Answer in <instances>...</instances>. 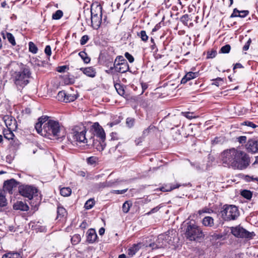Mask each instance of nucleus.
Masks as SVG:
<instances>
[{"label":"nucleus","mask_w":258,"mask_h":258,"mask_svg":"<svg viewBox=\"0 0 258 258\" xmlns=\"http://www.w3.org/2000/svg\"><path fill=\"white\" fill-rule=\"evenodd\" d=\"M79 55L83 60L85 63H88L90 61V58L88 56L87 54L85 51H81Z\"/></svg>","instance_id":"nucleus-31"},{"label":"nucleus","mask_w":258,"mask_h":258,"mask_svg":"<svg viewBox=\"0 0 258 258\" xmlns=\"http://www.w3.org/2000/svg\"><path fill=\"white\" fill-rule=\"evenodd\" d=\"M7 205V200L4 191L0 189V207H3Z\"/></svg>","instance_id":"nucleus-28"},{"label":"nucleus","mask_w":258,"mask_h":258,"mask_svg":"<svg viewBox=\"0 0 258 258\" xmlns=\"http://www.w3.org/2000/svg\"><path fill=\"white\" fill-rule=\"evenodd\" d=\"M144 246L145 244L142 242L133 244L127 249L126 253L127 255L130 257H132Z\"/></svg>","instance_id":"nucleus-11"},{"label":"nucleus","mask_w":258,"mask_h":258,"mask_svg":"<svg viewBox=\"0 0 258 258\" xmlns=\"http://www.w3.org/2000/svg\"><path fill=\"white\" fill-rule=\"evenodd\" d=\"M120 122L119 120L115 121V122H111L107 123V125L109 126V127H111L113 125L118 124Z\"/></svg>","instance_id":"nucleus-63"},{"label":"nucleus","mask_w":258,"mask_h":258,"mask_svg":"<svg viewBox=\"0 0 258 258\" xmlns=\"http://www.w3.org/2000/svg\"><path fill=\"white\" fill-rule=\"evenodd\" d=\"M243 68V66L241 63H236L233 67V70H235L236 69H237V68L240 69V68Z\"/></svg>","instance_id":"nucleus-62"},{"label":"nucleus","mask_w":258,"mask_h":258,"mask_svg":"<svg viewBox=\"0 0 258 258\" xmlns=\"http://www.w3.org/2000/svg\"><path fill=\"white\" fill-rule=\"evenodd\" d=\"M7 128L16 130L17 128L16 120L12 116H5L4 118Z\"/></svg>","instance_id":"nucleus-12"},{"label":"nucleus","mask_w":258,"mask_h":258,"mask_svg":"<svg viewBox=\"0 0 258 258\" xmlns=\"http://www.w3.org/2000/svg\"><path fill=\"white\" fill-rule=\"evenodd\" d=\"M217 52L216 50H211L207 52V58H213L216 56Z\"/></svg>","instance_id":"nucleus-46"},{"label":"nucleus","mask_w":258,"mask_h":258,"mask_svg":"<svg viewBox=\"0 0 258 258\" xmlns=\"http://www.w3.org/2000/svg\"><path fill=\"white\" fill-rule=\"evenodd\" d=\"M189 20V17L187 14L184 15L180 18V21L185 26H187Z\"/></svg>","instance_id":"nucleus-41"},{"label":"nucleus","mask_w":258,"mask_h":258,"mask_svg":"<svg viewBox=\"0 0 258 258\" xmlns=\"http://www.w3.org/2000/svg\"><path fill=\"white\" fill-rule=\"evenodd\" d=\"M14 209L16 210H21L27 211L29 210V207L22 201H17L13 206Z\"/></svg>","instance_id":"nucleus-21"},{"label":"nucleus","mask_w":258,"mask_h":258,"mask_svg":"<svg viewBox=\"0 0 258 258\" xmlns=\"http://www.w3.org/2000/svg\"><path fill=\"white\" fill-rule=\"evenodd\" d=\"M124 56L126 59L128 60L130 63H132L134 61V57L130 54L128 52H125L124 54Z\"/></svg>","instance_id":"nucleus-51"},{"label":"nucleus","mask_w":258,"mask_h":258,"mask_svg":"<svg viewBox=\"0 0 258 258\" xmlns=\"http://www.w3.org/2000/svg\"><path fill=\"white\" fill-rule=\"evenodd\" d=\"M48 118L45 116L38 118V121L35 125L37 133L49 139L55 138L61 141L66 137L64 130L61 127L58 121L48 120Z\"/></svg>","instance_id":"nucleus-2"},{"label":"nucleus","mask_w":258,"mask_h":258,"mask_svg":"<svg viewBox=\"0 0 258 258\" xmlns=\"http://www.w3.org/2000/svg\"><path fill=\"white\" fill-rule=\"evenodd\" d=\"M67 68L66 66L59 67L57 69V71L59 73L64 72Z\"/></svg>","instance_id":"nucleus-60"},{"label":"nucleus","mask_w":258,"mask_h":258,"mask_svg":"<svg viewBox=\"0 0 258 258\" xmlns=\"http://www.w3.org/2000/svg\"><path fill=\"white\" fill-rule=\"evenodd\" d=\"M134 122H135V119L132 118L128 117L126 120V123L127 125L130 127H131L134 125Z\"/></svg>","instance_id":"nucleus-49"},{"label":"nucleus","mask_w":258,"mask_h":258,"mask_svg":"<svg viewBox=\"0 0 258 258\" xmlns=\"http://www.w3.org/2000/svg\"><path fill=\"white\" fill-rule=\"evenodd\" d=\"M182 114L184 116L186 117L188 119H191L192 118H196V116H193V113L192 112H182Z\"/></svg>","instance_id":"nucleus-48"},{"label":"nucleus","mask_w":258,"mask_h":258,"mask_svg":"<svg viewBox=\"0 0 258 258\" xmlns=\"http://www.w3.org/2000/svg\"><path fill=\"white\" fill-rule=\"evenodd\" d=\"M241 195L242 197L247 200H249L252 197V193L249 190H243L241 191Z\"/></svg>","instance_id":"nucleus-39"},{"label":"nucleus","mask_w":258,"mask_h":258,"mask_svg":"<svg viewBox=\"0 0 258 258\" xmlns=\"http://www.w3.org/2000/svg\"><path fill=\"white\" fill-rule=\"evenodd\" d=\"M91 130L95 136L99 138L102 142L105 140V133L101 125L98 123H94L92 126Z\"/></svg>","instance_id":"nucleus-10"},{"label":"nucleus","mask_w":258,"mask_h":258,"mask_svg":"<svg viewBox=\"0 0 258 258\" xmlns=\"http://www.w3.org/2000/svg\"><path fill=\"white\" fill-rule=\"evenodd\" d=\"M138 35L141 38L142 40L146 42L148 39V36H147L146 32L144 30H142Z\"/></svg>","instance_id":"nucleus-40"},{"label":"nucleus","mask_w":258,"mask_h":258,"mask_svg":"<svg viewBox=\"0 0 258 258\" xmlns=\"http://www.w3.org/2000/svg\"><path fill=\"white\" fill-rule=\"evenodd\" d=\"M7 38L8 41L13 45L15 46L16 44L15 39L13 34L9 32H6Z\"/></svg>","instance_id":"nucleus-32"},{"label":"nucleus","mask_w":258,"mask_h":258,"mask_svg":"<svg viewBox=\"0 0 258 258\" xmlns=\"http://www.w3.org/2000/svg\"><path fill=\"white\" fill-rule=\"evenodd\" d=\"M88 163L90 164H93L96 162V158L94 157H90L87 159Z\"/></svg>","instance_id":"nucleus-59"},{"label":"nucleus","mask_w":258,"mask_h":258,"mask_svg":"<svg viewBox=\"0 0 258 258\" xmlns=\"http://www.w3.org/2000/svg\"><path fill=\"white\" fill-rule=\"evenodd\" d=\"M230 229L231 233L237 237L251 238L255 235L253 232H249L240 226L232 227Z\"/></svg>","instance_id":"nucleus-8"},{"label":"nucleus","mask_w":258,"mask_h":258,"mask_svg":"<svg viewBox=\"0 0 258 258\" xmlns=\"http://www.w3.org/2000/svg\"><path fill=\"white\" fill-rule=\"evenodd\" d=\"M76 98L77 97L75 95L66 93V97L64 98V99H63V102H72L74 101L75 99H76Z\"/></svg>","instance_id":"nucleus-35"},{"label":"nucleus","mask_w":258,"mask_h":258,"mask_svg":"<svg viewBox=\"0 0 258 258\" xmlns=\"http://www.w3.org/2000/svg\"><path fill=\"white\" fill-rule=\"evenodd\" d=\"M81 236L79 234H75L71 238V241L73 244L76 245L81 241Z\"/></svg>","instance_id":"nucleus-36"},{"label":"nucleus","mask_w":258,"mask_h":258,"mask_svg":"<svg viewBox=\"0 0 258 258\" xmlns=\"http://www.w3.org/2000/svg\"><path fill=\"white\" fill-rule=\"evenodd\" d=\"M80 70L88 77L94 78L96 76V72L93 67L82 68L80 69Z\"/></svg>","instance_id":"nucleus-19"},{"label":"nucleus","mask_w":258,"mask_h":258,"mask_svg":"<svg viewBox=\"0 0 258 258\" xmlns=\"http://www.w3.org/2000/svg\"><path fill=\"white\" fill-rule=\"evenodd\" d=\"M245 146L246 150L249 152L255 153L258 151V144L255 140L252 139L248 140Z\"/></svg>","instance_id":"nucleus-15"},{"label":"nucleus","mask_w":258,"mask_h":258,"mask_svg":"<svg viewBox=\"0 0 258 258\" xmlns=\"http://www.w3.org/2000/svg\"><path fill=\"white\" fill-rule=\"evenodd\" d=\"M249 14V12L248 11L244 10V11H239V14L238 17L240 18H244Z\"/></svg>","instance_id":"nucleus-53"},{"label":"nucleus","mask_w":258,"mask_h":258,"mask_svg":"<svg viewBox=\"0 0 258 258\" xmlns=\"http://www.w3.org/2000/svg\"><path fill=\"white\" fill-rule=\"evenodd\" d=\"M122 181V180H120L118 179L110 180H106L105 182L99 183L98 184V186L99 188H102L105 187H111L119 184Z\"/></svg>","instance_id":"nucleus-14"},{"label":"nucleus","mask_w":258,"mask_h":258,"mask_svg":"<svg viewBox=\"0 0 258 258\" xmlns=\"http://www.w3.org/2000/svg\"><path fill=\"white\" fill-rule=\"evenodd\" d=\"M102 15H98L97 14L91 15V23L94 28L97 29L99 27L102 21Z\"/></svg>","instance_id":"nucleus-17"},{"label":"nucleus","mask_w":258,"mask_h":258,"mask_svg":"<svg viewBox=\"0 0 258 258\" xmlns=\"http://www.w3.org/2000/svg\"><path fill=\"white\" fill-rule=\"evenodd\" d=\"M89 39V37L88 35H83L81 38L80 44L82 45H85L88 42Z\"/></svg>","instance_id":"nucleus-47"},{"label":"nucleus","mask_w":258,"mask_h":258,"mask_svg":"<svg viewBox=\"0 0 258 258\" xmlns=\"http://www.w3.org/2000/svg\"><path fill=\"white\" fill-rule=\"evenodd\" d=\"M29 49L30 52L33 53H36L38 51V48L35 44L32 42L29 43Z\"/></svg>","instance_id":"nucleus-37"},{"label":"nucleus","mask_w":258,"mask_h":258,"mask_svg":"<svg viewBox=\"0 0 258 258\" xmlns=\"http://www.w3.org/2000/svg\"><path fill=\"white\" fill-rule=\"evenodd\" d=\"M19 191L21 196L31 200L37 195L38 190L33 186L23 185L19 187Z\"/></svg>","instance_id":"nucleus-7"},{"label":"nucleus","mask_w":258,"mask_h":258,"mask_svg":"<svg viewBox=\"0 0 258 258\" xmlns=\"http://www.w3.org/2000/svg\"><path fill=\"white\" fill-rule=\"evenodd\" d=\"M132 205V203L128 201L125 202L122 207L123 212L124 213H127L129 211Z\"/></svg>","instance_id":"nucleus-33"},{"label":"nucleus","mask_w":258,"mask_h":258,"mask_svg":"<svg viewBox=\"0 0 258 258\" xmlns=\"http://www.w3.org/2000/svg\"><path fill=\"white\" fill-rule=\"evenodd\" d=\"M63 16V13L61 10H57L55 13L52 15V18L54 20H59Z\"/></svg>","instance_id":"nucleus-38"},{"label":"nucleus","mask_w":258,"mask_h":258,"mask_svg":"<svg viewBox=\"0 0 258 258\" xmlns=\"http://www.w3.org/2000/svg\"><path fill=\"white\" fill-rule=\"evenodd\" d=\"M202 223L204 226L211 227L214 225V220L212 217L206 216L203 218Z\"/></svg>","instance_id":"nucleus-22"},{"label":"nucleus","mask_w":258,"mask_h":258,"mask_svg":"<svg viewBox=\"0 0 258 258\" xmlns=\"http://www.w3.org/2000/svg\"><path fill=\"white\" fill-rule=\"evenodd\" d=\"M94 200L92 199H90L86 202L84 207L86 209L89 210L91 209L94 206Z\"/></svg>","instance_id":"nucleus-34"},{"label":"nucleus","mask_w":258,"mask_h":258,"mask_svg":"<svg viewBox=\"0 0 258 258\" xmlns=\"http://www.w3.org/2000/svg\"><path fill=\"white\" fill-rule=\"evenodd\" d=\"M114 87L120 96H123L125 94V91L124 89V87L119 83H116L114 84Z\"/></svg>","instance_id":"nucleus-29"},{"label":"nucleus","mask_w":258,"mask_h":258,"mask_svg":"<svg viewBox=\"0 0 258 258\" xmlns=\"http://www.w3.org/2000/svg\"><path fill=\"white\" fill-rule=\"evenodd\" d=\"M2 258H22V256L17 252H9L4 254Z\"/></svg>","instance_id":"nucleus-27"},{"label":"nucleus","mask_w":258,"mask_h":258,"mask_svg":"<svg viewBox=\"0 0 258 258\" xmlns=\"http://www.w3.org/2000/svg\"><path fill=\"white\" fill-rule=\"evenodd\" d=\"M17 182L14 179H11L9 180L5 181L3 186V191L4 193L5 191H7L10 194H12V190L14 187L17 186Z\"/></svg>","instance_id":"nucleus-13"},{"label":"nucleus","mask_w":258,"mask_h":258,"mask_svg":"<svg viewBox=\"0 0 258 258\" xmlns=\"http://www.w3.org/2000/svg\"><path fill=\"white\" fill-rule=\"evenodd\" d=\"M86 235L87 241L90 243L94 242L97 238V235L94 229H89L87 232Z\"/></svg>","instance_id":"nucleus-18"},{"label":"nucleus","mask_w":258,"mask_h":258,"mask_svg":"<svg viewBox=\"0 0 258 258\" xmlns=\"http://www.w3.org/2000/svg\"><path fill=\"white\" fill-rule=\"evenodd\" d=\"M199 73L198 72H189L186 74L184 77L181 80V84H185L187 81L198 77Z\"/></svg>","instance_id":"nucleus-20"},{"label":"nucleus","mask_w":258,"mask_h":258,"mask_svg":"<svg viewBox=\"0 0 258 258\" xmlns=\"http://www.w3.org/2000/svg\"><path fill=\"white\" fill-rule=\"evenodd\" d=\"M44 52L45 54L48 56H50L51 54V47L49 45H47L44 49Z\"/></svg>","instance_id":"nucleus-54"},{"label":"nucleus","mask_w":258,"mask_h":258,"mask_svg":"<svg viewBox=\"0 0 258 258\" xmlns=\"http://www.w3.org/2000/svg\"><path fill=\"white\" fill-rule=\"evenodd\" d=\"M66 97V93L63 91H59L57 96L58 100L61 101H63V99H64Z\"/></svg>","instance_id":"nucleus-42"},{"label":"nucleus","mask_w":258,"mask_h":258,"mask_svg":"<svg viewBox=\"0 0 258 258\" xmlns=\"http://www.w3.org/2000/svg\"><path fill=\"white\" fill-rule=\"evenodd\" d=\"M220 159L224 167L233 169L243 170L250 164V158L245 152L235 148L224 150Z\"/></svg>","instance_id":"nucleus-1"},{"label":"nucleus","mask_w":258,"mask_h":258,"mask_svg":"<svg viewBox=\"0 0 258 258\" xmlns=\"http://www.w3.org/2000/svg\"><path fill=\"white\" fill-rule=\"evenodd\" d=\"M241 125H246L253 128H255L257 126L256 124H254L252 122L250 121H245L241 123Z\"/></svg>","instance_id":"nucleus-45"},{"label":"nucleus","mask_w":258,"mask_h":258,"mask_svg":"<svg viewBox=\"0 0 258 258\" xmlns=\"http://www.w3.org/2000/svg\"><path fill=\"white\" fill-rule=\"evenodd\" d=\"M180 186V185L178 183L175 184H169L166 185L165 187H161V190L162 191H170L173 189L178 188Z\"/></svg>","instance_id":"nucleus-24"},{"label":"nucleus","mask_w":258,"mask_h":258,"mask_svg":"<svg viewBox=\"0 0 258 258\" xmlns=\"http://www.w3.org/2000/svg\"><path fill=\"white\" fill-rule=\"evenodd\" d=\"M238 141L240 144L245 143L246 141V136H240L237 138Z\"/></svg>","instance_id":"nucleus-56"},{"label":"nucleus","mask_w":258,"mask_h":258,"mask_svg":"<svg viewBox=\"0 0 258 258\" xmlns=\"http://www.w3.org/2000/svg\"><path fill=\"white\" fill-rule=\"evenodd\" d=\"M57 214V218H61L66 217L67 213L66 210L63 207L60 206H58Z\"/></svg>","instance_id":"nucleus-25"},{"label":"nucleus","mask_w":258,"mask_h":258,"mask_svg":"<svg viewBox=\"0 0 258 258\" xmlns=\"http://www.w3.org/2000/svg\"><path fill=\"white\" fill-rule=\"evenodd\" d=\"M211 211V210H210V209L205 208L203 209L202 210H199L198 211V213L200 215H201L203 213H210Z\"/></svg>","instance_id":"nucleus-55"},{"label":"nucleus","mask_w":258,"mask_h":258,"mask_svg":"<svg viewBox=\"0 0 258 258\" xmlns=\"http://www.w3.org/2000/svg\"><path fill=\"white\" fill-rule=\"evenodd\" d=\"M239 13V10H238L236 8L234 9L233 10V13L231 14L230 17L233 18V17H238Z\"/></svg>","instance_id":"nucleus-58"},{"label":"nucleus","mask_w":258,"mask_h":258,"mask_svg":"<svg viewBox=\"0 0 258 258\" xmlns=\"http://www.w3.org/2000/svg\"><path fill=\"white\" fill-rule=\"evenodd\" d=\"M102 8L100 5H97L95 7H92L91 9V15H102Z\"/></svg>","instance_id":"nucleus-26"},{"label":"nucleus","mask_w":258,"mask_h":258,"mask_svg":"<svg viewBox=\"0 0 258 258\" xmlns=\"http://www.w3.org/2000/svg\"><path fill=\"white\" fill-rule=\"evenodd\" d=\"M251 39H249L247 41V42L245 44L244 46L243 47V50H247L249 49V45L251 43Z\"/></svg>","instance_id":"nucleus-57"},{"label":"nucleus","mask_w":258,"mask_h":258,"mask_svg":"<svg viewBox=\"0 0 258 258\" xmlns=\"http://www.w3.org/2000/svg\"><path fill=\"white\" fill-rule=\"evenodd\" d=\"M149 246L152 247V249H156V248H158V243H157V244H155L154 243H151V244H150Z\"/></svg>","instance_id":"nucleus-64"},{"label":"nucleus","mask_w":258,"mask_h":258,"mask_svg":"<svg viewBox=\"0 0 258 258\" xmlns=\"http://www.w3.org/2000/svg\"><path fill=\"white\" fill-rule=\"evenodd\" d=\"M171 241L172 237L169 235V232L160 234L158 236L157 240L158 248H162L167 246L168 245L170 244Z\"/></svg>","instance_id":"nucleus-9"},{"label":"nucleus","mask_w":258,"mask_h":258,"mask_svg":"<svg viewBox=\"0 0 258 258\" xmlns=\"http://www.w3.org/2000/svg\"><path fill=\"white\" fill-rule=\"evenodd\" d=\"M128 189H124L122 190H112L111 192L117 195L123 194L127 191Z\"/></svg>","instance_id":"nucleus-52"},{"label":"nucleus","mask_w":258,"mask_h":258,"mask_svg":"<svg viewBox=\"0 0 258 258\" xmlns=\"http://www.w3.org/2000/svg\"><path fill=\"white\" fill-rule=\"evenodd\" d=\"M31 72L27 68H23L20 71L12 73V79L18 89L24 88L29 83Z\"/></svg>","instance_id":"nucleus-3"},{"label":"nucleus","mask_w":258,"mask_h":258,"mask_svg":"<svg viewBox=\"0 0 258 258\" xmlns=\"http://www.w3.org/2000/svg\"><path fill=\"white\" fill-rule=\"evenodd\" d=\"M127 62L126 60L123 58L122 56L119 55L116 57L114 60V64L116 63H125Z\"/></svg>","instance_id":"nucleus-44"},{"label":"nucleus","mask_w":258,"mask_h":258,"mask_svg":"<svg viewBox=\"0 0 258 258\" xmlns=\"http://www.w3.org/2000/svg\"><path fill=\"white\" fill-rule=\"evenodd\" d=\"M222 218L225 221L234 220L239 216L238 208L233 205H224L221 211Z\"/></svg>","instance_id":"nucleus-5"},{"label":"nucleus","mask_w":258,"mask_h":258,"mask_svg":"<svg viewBox=\"0 0 258 258\" xmlns=\"http://www.w3.org/2000/svg\"><path fill=\"white\" fill-rule=\"evenodd\" d=\"M186 239L190 241H196L204 236L201 228L195 223L189 222L184 233Z\"/></svg>","instance_id":"nucleus-4"},{"label":"nucleus","mask_w":258,"mask_h":258,"mask_svg":"<svg viewBox=\"0 0 258 258\" xmlns=\"http://www.w3.org/2000/svg\"><path fill=\"white\" fill-rule=\"evenodd\" d=\"M86 129L84 125H79L75 126L72 130L73 139L78 142L87 143V139L86 138Z\"/></svg>","instance_id":"nucleus-6"},{"label":"nucleus","mask_w":258,"mask_h":258,"mask_svg":"<svg viewBox=\"0 0 258 258\" xmlns=\"http://www.w3.org/2000/svg\"><path fill=\"white\" fill-rule=\"evenodd\" d=\"M72 190L69 187H63L60 190V193L63 197H67L71 195Z\"/></svg>","instance_id":"nucleus-30"},{"label":"nucleus","mask_w":258,"mask_h":258,"mask_svg":"<svg viewBox=\"0 0 258 258\" xmlns=\"http://www.w3.org/2000/svg\"><path fill=\"white\" fill-rule=\"evenodd\" d=\"M115 71L116 72L124 73L130 69L129 65L127 62L125 63H116L114 64Z\"/></svg>","instance_id":"nucleus-16"},{"label":"nucleus","mask_w":258,"mask_h":258,"mask_svg":"<svg viewBox=\"0 0 258 258\" xmlns=\"http://www.w3.org/2000/svg\"><path fill=\"white\" fill-rule=\"evenodd\" d=\"M213 81L214 82L212 83V85H214L216 86H219L221 83L223 82V80L221 78H217L214 80Z\"/></svg>","instance_id":"nucleus-50"},{"label":"nucleus","mask_w":258,"mask_h":258,"mask_svg":"<svg viewBox=\"0 0 258 258\" xmlns=\"http://www.w3.org/2000/svg\"><path fill=\"white\" fill-rule=\"evenodd\" d=\"M230 49V45L229 44H226L221 47L220 51L222 53H227L229 52Z\"/></svg>","instance_id":"nucleus-43"},{"label":"nucleus","mask_w":258,"mask_h":258,"mask_svg":"<svg viewBox=\"0 0 258 258\" xmlns=\"http://www.w3.org/2000/svg\"><path fill=\"white\" fill-rule=\"evenodd\" d=\"M14 130H12L11 129L8 128H5L3 130V135L4 136V138L6 139H7L8 140H13L14 139V134L13 133V131Z\"/></svg>","instance_id":"nucleus-23"},{"label":"nucleus","mask_w":258,"mask_h":258,"mask_svg":"<svg viewBox=\"0 0 258 258\" xmlns=\"http://www.w3.org/2000/svg\"><path fill=\"white\" fill-rule=\"evenodd\" d=\"M159 210V208L158 207H156L153 209H152L149 213H148V214H151L154 213H155L157 212Z\"/></svg>","instance_id":"nucleus-61"}]
</instances>
